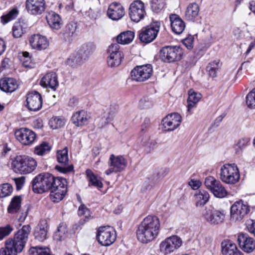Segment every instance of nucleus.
<instances>
[{
    "label": "nucleus",
    "mask_w": 255,
    "mask_h": 255,
    "mask_svg": "<svg viewBox=\"0 0 255 255\" xmlns=\"http://www.w3.org/2000/svg\"><path fill=\"white\" fill-rule=\"evenodd\" d=\"M129 16H144L146 13L144 3L139 0L133 1L128 8Z\"/></svg>",
    "instance_id": "nucleus-28"
},
{
    "label": "nucleus",
    "mask_w": 255,
    "mask_h": 255,
    "mask_svg": "<svg viewBox=\"0 0 255 255\" xmlns=\"http://www.w3.org/2000/svg\"><path fill=\"white\" fill-rule=\"evenodd\" d=\"M46 19L49 26L54 29H59L64 24L61 17H46Z\"/></svg>",
    "instance_id": "nucleus-41"
},
{
    "label": "nucleus",
    "mask_w": 255,
    "mask_h": 255,
    "mask_svg": "<svg viewBox=\"0 0 255 255\" xmlns=\"http://www.w3.org/2000/svg\"><path fill=\"white\" fill-rule=\"evenodd\" d=\"M183 54V49L179 46H165L159 51L160 58L163 62L167 63L180 61Z\"/></svg>",
    "instance_id": "nucleus-7"
},
{
    "label": "nucleus",
    "mask_w": 255,
    "mask_h": 255,
    "mask_svg": "<svg viewBox=\"0 0 255 255\" xmlns=\"http://www.w3.org/2000/svg\"><path fill=\"white\" fill-rule=\"evenodd\" d=\"M47 234V229L45 221L40 222L34 230L35 239L40 242H43L46 239Z\"/></svg>",
    "instance_id": "nucleus-32"
},
{
    "label": "nucleus",
    "mask_w": 255,
    "mask_h": 255,
    "mask_svg": "<svg viewBox=\"0 0 255 255\" xmlns=\"http://www.w3.org/2000/svg\"><path fill=\"white\" fill-rule=\"evenodd\" d=\"M182 244L181 239L177 236H172L166 238L160 244V250L165 255L173 252L178 249Z\"/></svg>",
    "instance_id": "nucleus-12"
},
{
    "label": "nucleus",
    "mask_w": 255,
    "mask_h": 255,
    "mask_svg": "<svg viewBox=\"0 0 255 255\" xmlns=\"http://www.w3.org/2000/svg\"><path fill=\"white\" fill-rule=\"evenodd\" d=\"M85 60L82 56L78 52L75 51L70 54L66 61V64L73 68H77L81 66L84 62Z\"/></svg>",
    "instance_id": "nucleus-30"
},
{
    "label": "nucleus",
    "mask_w": 255,
    "mask_h": 255,
    "mask_svg": "<svg viewBox=\"0 0 255 255\" xmlns=\"http://www.w3.org/2000/svg\"><path fill=\"white\" fill-rule=\"evenodd\" d=\"M172 31L177 34H181L185 28L184 21L180 17H169Z\"/></svg>",
    "instance_id": "nucleus-31"
},
{
    "label": "nucleus",
    "mask_w": 255,
    "mask_h": 255,
    "mask_svg": "<svg viewBox=\"0 0 255 255\" xmlns=\"http://www.w3.org/2000/svg\"><path fill=\"white\" fill-rule=\"evenodd\" d=\"M6 241H5L4 248H1L0 249V255H17V253L9 245Z\"/></svg>",
    "instance_id": "nucleus-53"
},
{
    "label": "nucleus",
    "mask_w": 255,
    "mask_h": 255,
    "mask_svg": "<svg viewBox=\"0 0 255 255\" xmlns=\"http://www.w3.org/2000/svg\"><path fill=\"white\" fill-rule=\"evenodd\" d=\"M214 195L220 198H224L227 195V191L222 185L221 182L219 183V185L216 186L215 189L212 192Z\"/></svg>",
    "instance_id": "nucleus-50"
},
{
    "label": "nucleus",
    "mask_w": 255,
    "mask_h": 255,
    "mask_svg": "<svg viewBox=\"0 0 255 255\" xmlns=\"http://www.w3.org/2000/svg\"><path fill=\"white\" fill-rule=\"evenodd\" d=\"M117 112V109L116 106H111L109 108L103 113L102 117L99 119L98 126L99 128H102L111 122Z\"/></svg>",
    "instance_id": "nucleus-26"
},
{
    "label": "nucleus",
    "mask_w": 255,
    "mask_h": 255,
    "mask_svg": "<svg viewBox=\"0 0 255 255\" xmlns=\"http://www.w3.org/2000/svg\"><path fill=\"white\" fill-rule=\"evenodd\" d=\"M29 43L33 49L38 50L45 49L49 45L47 38L39 34H34L29 39Z\"/></svg>",
    "instance_id": "nucleus-22"
},
{
    "label": "nucleus",
    "mask_w": 255,
    "mask_h": 255,
    "mask_svg": "<svg viewBox=\"0 0 255 255\" xmlns=\"http://www.w3.org/2000/svg\"><path fill=\"white\" fill-rule=\"evenodd\" d=\"M57 159L60 165L55 166V169L56 170L63 173H67L74 171L73 164H68L69 159L67 147H66L62 150L57 151Z\"/></svg>",
    "instance_id": "nucleus-11"
},
{
    "label": "nucleus",
    "mask_w": 255,
    "mask_h": 255,
    "mask_svg": "<svg viewBox=\"0 0 255 255\" xmlns=\"http://www.w3.org/2000/svg\"><path fill=\"white\" fill-rule=\"evenodd\" d=\"M221 252L223 255H243L236 245L231 240H224L221 243Z\"/></svg>",
    "instance_id": "nucleus-24"
},
{
    "label": "nucleus",
    "mask_w": 255,
    "mask_h": 255,
    "mask_svg": "<svg viewBox=\"0 0 255 255\" xmlns=\"http://www.w3.org/2000/svg\"><path fill=\"white\" fill-rule=\"evenodd\" d=\"M89 209L84 205H81L78 210V214L79 215H84L86 214V213H89Z\"/></svg>",
    "instance_id": "nucleus-60"
},
{
    "label": "nucleus",
    "mask_w": 255,
    "mask_h": 255,
    "mask_svg": "<svg viewBox=\"0 0 255 255\" xmlns=\"http://www.w3.org/2000/svg\"><path fill=\"white\" fill-rule=\"evenodd\" d=\"M32 190L35 193L42 194L50 191V197L54 202H59L67 192L65 178L55 177L49 172H42L36 176L31 181Z\"/></svg>",
    "instance_id": "nucleus-1"
},
{
    "label": "nucleus",
    "mask_w": 255,
    "mask_h": 255,
    "mask_svg": "<svg viewBox=\"0 0 255 255\" xmlns=\"http://www.w3.org/2000/svg\"><path fill=\"white\" fill-rule=\"evenodd\" d=\"M250 211L249 207L247 202L242 200L236 201L231 207V218L236 220H242Z\"/></svg>",
    "instance_id": "nucleus-14"
},
{
    "label": "nucleus",
    "mask_w": 255,
    "mask_h": 255,
    "mask_svg": "<svg viewBox=\"0 0 255 255\" xmlns=\"http://www.w3.org/2000/svg\"><path fill=\"white\" fill-rule=\"evenodd\" d=\"M12 191L13 187L10 184L4 183L0 185V198L10 195Z\"/></svg>",
    "instance_id": "nucleus-45"
},
{
    "label": "nucleus",
    "mask_w": 255,
    "mask_h": 255,
    "mask_svg": "<svg viewBox=\"0 0 255 255\" xmlns=\"http://www.w3.org/2000/svg\"><path fill=\"white\" fill-rule=\"evenodd\" d=\"M90 119V113L85 110H81L74 114L71 120L76 126L83 127L88 124Z\"/></svg>",
    "instance_id": "nucleus-21"
},
{
    "label": "nucleus",
    "mask_w": 255,
    "mask_h": 255,
    "mask_svg": "<svg viewBox=\"0 0 255 255\" xmlns=\"http://www.w3.org/2000/svg\"><path fill=\"white\" fill-rule=\"evenodd\" d=\"M202 97L201 94L199 93L195 92L192 90L189 91V96L187 100L188 110L189 111L191 108L197 103Z\"/></svg>",
    "instance_id": "nucleus-40"
},
{
    "label": "nucleus",
    "mask_w": 255,
    "mask_h": 255,
    "mask_svg": "<svg viewBox=\"0 0 255 255\" xmlns=\"http://www.w3.org/2000/svg\"><path fill=\"white\" fill-rule=\"evenodd\" d=\"M26 102V106L30 111L35 112L42 108V97L37 91H32L27 93Z\"/></svg>",
    "instance_id": "nucleus-17"
},
{
    "label": "nucleus",
    "mask_w": 255,
    "mask_h": 255,
    "mask_svg": "<svg viewBox=\"0 0 255 255\" xmlns=\"http://www.w3.org/2000/svg\"><path fill=\"white\" fill-rule=\"evenodd\" d=\"M153 70L151 64H145L135 67L130 72L131 79L142 82L148 80L151 76Z\"/></svg>",
    "instance_id": "nucleus-10"
},
{
    "label": "nucleus",
    "mask_w": 255,
    "mask_h": 255,
    "mask_svg": "<svg viewBox=\"0 0 255 255\" xmlns=\"http://www.w3.org/2000/svg\"><path fill=\"white\" fill-rule=\"evenodd\" d=\"M86 174L89 181V186L92 185L98 188L103 187V184L102 182L98 179L97 177L91 169H87Z\"/></svg>",
    "instance_id": "nucleus-39"
},
{
    "label": "nucleus",
    "mask_w": 255,
    "mask_h": 255,
    "mask_svg": "<svg viewBox=\"0 0 255 255\" xmlns=\"http://www.w3.org/2000/svg\"><path fill=\"white\" fill-rule=\"evenodd\" d=\"M196 196V205L197 207H202L204 206L209 201L210 196L208 192L204 190H200L198 193L195 195Z\"/></svg>",
    "instance_id": "nucleus-38"
},
{
    "label": "nucleus",
    "mask_w": 255,
    "mask_h": 255,
    "mask_svg": "<svg viewBox=\"0 0 255 255\" xmlns=\"http://www.w3.org/2000/svg\"><path fill=\"white\" fill-rule=\"evenodd\" d=\"M220 182V181L216 180L213 176H210L205 178L204 184L206 188L212 192L216 186L219 185Z\"/></svg>",
    "instance_id": "nucleus-46"
},
{
    "label": "nucleus",
    "mask_w": 255,
    "mask_h": 255,
    "mask_svg": "<svg viewBox=\"0 0 255 255\" xmlns=\"http://www.w3.org/2000/svg\"><path fill=\"white\" fill-rule=\"evenodd\" d=\"M21 196H14L7 207V212L10 214H15L19 211L21 203Z\"/></svg>",
    "instance_id": "nucleus-35"
},
{
    "label": "nucleus",
    "mask_w": 255,
    "mask_h": 255,
    "mask_svg": "<svg viewBox=\"0 0 255 255\" xmlns=\"http://www.w3.org/2000/svg\"><path fill=\"white\" fill-rule=\"evenodd\" d=\"M66 121L64 118L60 117H53L49 122V125L53 129L61 128L65 125Z\"/></svg>",
    "instance_id": "nucleus-42"
},
{
    "label": "nucleus",
    "mask_w": 255,
    "mask_h": 255,
    "mask_svg": "<svg viewBox=\"0 0 255 255\" xmlns=\"http://www.w3.org/2000/svg\"><path fill=\"white\" fill-rule=\"evenodd\" d=\"M161 26L159 21H152L149 25L143 27L138 31V37L141 42L148 44L157 37Z\"/></svg>",
    "instance_id": "nucleus-5"
},
{
    "label": "nucleus",
    "mask_w": 255,
    "mask_h": 255,
    "mask_svg": "<svg viewBox=\"0 0 255 255\" xmlns=\"http://www.w3.org/2000/svg\"><path fill=\"white\" fill-rule=\"evenodd\" d=\"M150 124V121L149 118H146L144 119L143 123L141 125V130L143 131L148 128Z\"/></svg>",
    "instance_id": "nucleus-61"
},
{
    "label": "nucleus",
    "mask_w": 255,
    "mask_h": 255,
    "mask_svg": "<svg viewBox=\"0 0 255 255\" xmlns=\"http://www.w3.org/2000/svg\"><path fill=\"white\" fill-rule=\"evenodd\" d=\"M141 143L143 151L146 154L152 151L156 144V142L151 139L148 135H145L142 137Z\"/></svg>",
    "instance_id": "nucleus-37"
},
{
    "label": "nucleus",
    "mask_w": 255,
    "mask_h": 255,
    "mask_svg": "<svg viewBox=\"0 0 255 255\" xmlns=\"http://www.w3.org/2000/svg\"><path fill=\"white\" fill-rule=\"evenodd\" d=\"M189 185L190 186L192 189L195 190L199 188L201 183L199 180H194L191 179L188 183Z\"/></svg>",
    "instance_id": "nucleus-59"
},
{
    "label": "nucleus",
    "mask_w": 255,
    "mask_h": 255,
    "mask_svg": "<svg viewBox=\"0 0 255 255\" xmlns=\"http://www.w3.org/2000/svg\"><path fill=\"white\" fill-rule=\"evenodd\" d=\"M246 104L251 109H255V88L246 96Z\"/></svg>",
    "instance_id": "nucleus-52"
},
{
    "label": "nucleus",
    "mask_w": 255,
    "mask_h": 255,
    "mask_svg": "<svg viewBox=\"0 0 255 255\" xmlns=\"http://www.w3.org/2000/svg\"><path fill=\"white\" fill-rule=\"evenodd\" d=\"M247 227L248 231L255 236V221L251 220L248 221Z\"/></svg>",
    "instance_id": "nucleus-58"
},
{
    "label": "nucleus",
    "mask_w": 255,
    "mask_h": 255,
    "mask_svg": "<svg viewBox=\"0 0 255 255\" xmlns=\"http://www.w3.org/2000/svg\"><path fill=\"white\" fill-rule=\"evenodd\" d=\"M140 105L144 108H149L152 106L153 102L148 97H143L139 101Z\"/></svg>",
    "instance_id": "nucleus-56"
},
{
    "label": "nucleus",
    "mask_w": 255,
    "mask_h": 255,
    "mask_svg": "<svg viewBox=\"0 0 255 255\" xmlns=\"http://www.w3.org/2000/svg\"><path fill=\"white\" fill-rule=\"evenodd\" d=\"M40 85L43 87L55 90L59 85L56 73L54 72L47 73L41 79Z\"/></svg>",
    "instance_id": "nucleus-25"
},
{
    "label": "nucleus",
    "mask_w": 255,
    "mask_h": 255,
    "mask_svg": "<svg viewBox=\"0 0 255 255\" xmlns=\"http://www.w3.org/2000/svg\"><path fill=\"white\" fill-rule=\"evenodd\" d=\"M51 149V146L49 143L46 141L42 142L40 144L35 147L34 152L39 155H42Z\"/></svg>",
    "instance_id": "nucleus-44"
},
{
    "label": "nucleus",
    "mask_w": 255,
    "mask_h": 255,
    "mask_svg": "<svg viewBox=\"0 0 255 255\" xmlns=\"http://www.w3.org/2000/svg\"><path fill=\"white\" fill-rule=\"evenodd\" d=\"M95 49V44L93 42H88L83 44L78 51L86 60L93 53Z\"/></svg>",
    "instance_id": "nucleus-34"
},
{
    "label": "nucleus",
    "mask_w": 255,
    "mask_h": 255,
    "mask_svg": "<svg viewBox=\"0 0 255 255\" xmlns=\"http://www.w3.org/2000/svg\"><path fill=\"white\" fill-rule=\"evenodd\" d=\"M110 167H113L118 172L124 170L127 165L126 159L122 155L116 156L112 154L108 161Z\"/></svg>",
    "instance_id": "nucleus-23"
},
{
    "label": "nucleus",
    "mask_w": 255,
    "mask_h": 255,
    "mask_svg": "<svg viewBox=\"0 0 255 255\" xmlns=\"http://www.w3.org/2000/svg\"><path fill=\"white\" fill-rule=\"evenodd\" d=\"M199 7L196 3L190 4L186 9L185 16H197L199 14Z\"/></svg>",
    "instance_id": "nucleus-51"
},
{
    "label": "nucleus",
    "mask_w": 255,
    "mask_h": 255,
    "mask_svg": "<svg viewBox=\"0 0 255 255\" xmlns=\"http://www.w3.org/2000/svg\"><path fill=\"white\" fill-rule=\"evenodd\" d=\"M165 5V0H151V8L154 12L158 13L164 7Z\"/></svg>",
    "instance_id": "nucleus-48"
},
{
    "label": "nucleus",
    "mask_w": 255,
    "mask_h": 255,
    "mask_svg": "<svg viewBox=\"0 0 255 255\" xmlns=\"http://www.w3.org/2000/svg\"><path fill=\"white\" fill-rule=\"evenodd\" d=\"M12 168L16 173L27 174L32 172L37 166L32 158L25 155L17 156L12 162Z\"/></svg>",
    "instance_id": "nucleus-4"
},
{
    "label": "nucleus",
    "mask_w": 255,
    "mask_h": 255,
    "mask_svg": "<svg viewBox=\"0 0 255 255\" xmlns=\"http://www.w3.org/2000/svg\"><path fill=\"white\" fill-rule=\"evenodd\" d=\"M220 176L223 182L229 184H236L240 178L239 170L235 163L226 164L222 166Z\"/></svg>",
    "instance_id": "nucleus-6"
},
{
    "label": "nucleus",
    "mask_w": 255,
    "mask_h": 255,
    "mask_svg": "<svg viewBox=\"0 0 255 255\" xmlns=\"http://www.w3.org/2000/svg\"><path fill=\"white\" fill-rule=\"evenodd\" d=\"M250 138L244 137L240 139L235 146L236 153L240 154L242 150L248 145Z\"/></svg>",
    "instance_id": "nucleus-49"
},
{
    "label": "nucleus",
    "mask_w": 255,
    "mask_h": 255,
    "mask_svg": "<svg viewBox=\"0 0 255 255\" xmlns=\"http://www.w3.org/2000/svg\"><path fill=\"white\" fill-rule=\"evenodd\" d=\"M98 242L103 246H109L116 240V236L109 226L101 227L97 234Z\"/></svg>",
    "instance_id": "nucleus-13"
},
{
    "label": "nucleus",
    "mask_w": 255,
    "mask_h": 255,
    "mask_svg": "<svg viewBox=\"0 0 255 255\" xmlns=\"http://www.w3.org/2000/svg\"><path fill=\"white\" fill-rule=\"evenodd\" d=\"M78 104V100L75 97L71 98L68 102V106L70 107H75Z\"/></svg>",
    "instance_id": "nucleus-63"
},
{
    "label": "nucleus",
    "mask_w": 255,
    "mask_h": 255,
    "mask_svg": "<svg viewBox=\"0 0 255 255\" xmlns=\"http://www.w3.org/2000/svg\"><path fill=\"white\" fill-rule=\"evenodd\" d=\"M107 62L108 66L111 67H115L119 66L124 55L123 51L120 49L119 44L113 43L109 46L107 50Z\"/></svg>",
    "instance_id": "nucleus-9"
},
{
    "label": "nucleus",
    "mask_w": 255,
    "mask_h": 255,
    "mask_svg": "<svg viewBox=\"0 0 255 255\" xmlns=\"http://www.w3.org/2000/svg\"><path fill=\"white\" fill-rule=\"evenodd\" d=\"M182 122L181 116L177 113L166 116L162 120V124L166 131H173L177 128Z\"/></svg>",
    "instance_id": "nucleus-18"
},
{
    "label": "nucleus",
    "mask_w": 255,
    "mask_h": 255,
    "mask_svg": "<svg viewBox=\"0 0 255 255\" xmlns=\"http://www.w3.org/2000/svg\"><path fill=\"white\" fill-rule=\"evenodd\" d=\"M18 85L16 80L12 78H4L0 80V89L6 93L15 91Z\"/></svg>",
    "instance_id": "nucleus-27"
},
{
    "label": "nucleus",
    "mask_w": 255,
    "mask_h": 255,
    "mask_svg": "<svg viewBox=\"0 0 255 255\" xmlns=\"http://www.w3.org/2000/svg\"><path fill=\"white\" fill-rule=\"evenodd\" d=\"M13 230L12 227L10 225H7L5 227H0V241L8 236Z\"/></svg>",
    "instance_id": "nucleus-54"
},
{
    "label": "nucleus",
    "mask_w": 255,
    "mask_h": 255,
    "mask_svg": "<svg viewBox=\"0 0 255 255\" xmlns=\"http://www.w3.org/2000/svg\"><path fill=\"white\" fill-rule=\"evenodd\" d=\"M15 183L16 186V190H20L24 183L25 182V177L22 176L19 178H14Z\"/></svg>",
    "instance_id": "nucleus-57"
},
{
    "label": "nucleus",
    "mask_w": 255,
    "mask_h": 255,
    "mask_svg": "<svg viewBox=\"0 0 255 255\" xmlns=\"http://www.w3.org/2000/svg\"><path fill=\"white\" fill-rule=\"evenodd\" d=\"M226 212L223 209L217 210L213 207H206L202 213L204 219L211 225L222 223L225 218Z\"/></svg>",
    "instance_id": "nucleus-8"
},
{
    "label": "nucleus",
    "mask_w": 255,
    "mask_h": 255,
    "mask_svg": "<svg viewBox=\"0 0 255 255\" xmlns=\"http://www.w3.org/2000/svg\"><path fill=\"white\" fill-rule=\"evenodd\" d=\"M14 134L16 138L25 145L31 144L36 136L34 131L26 128H21L16 130Z\"/></svg>",
    "instance_id": "nucleus-16"
},
{
    "label": "nucleus",
    "mask_w": 255,
    "mask_h": 255,
    "mask_svg": "<svg viewBox=\"0 0 255 255\" xmlns=\"http://www.w3.org/2000/svg\"><path fill=\"white\" fill-rule=\"evenodd\" d=\"M134 37V33L131 31L122 32L117 37V44H126L131 42Z\"/></svg>",
    "instance_id": "nucleus-36"
},
{
    "label": "nucleus",
    "mask_w": 255,
    "mask_h": 255,
    "mask_svg": "<svg viewBox=\"0 0 255 255\" xmlns=\"http://www.w3.org/2000/svg\"><path fill=\"white\" fill-rule=\"evenodd\" d=\"M30 230L29 225H24L16 232L13 238H9L6 240L9 247H11L17 254L21 253L28 241Z\"/></svg>",
    "instance_id": "nucleus-3"
},
{
    "label": "nucleus",
    "mask_w": 255,
    "mask_h": 255,
    "mask_svg": "<svg viewBox=\"0 0 255 255\" xmlns=\"http://www.w3.org/2000/svg\"><path fill=\"white\" fill-rule=\"evenodd\" d=\"M220 66V62L219 61H214L209 63L206 67V70L208 72L209 75L212 78L216 77Z\"/></svg>",
    "instance_id": "nucleus-43"
},
{
    "label": "nucleus",
    "mask_w": 255,
    "mask_h": 255,
    "mask_svg": "<svg viewBox=\"0 0 255 255\" xmlns=\"http://www.w3.org/2000/svg\"><path fill=\"white\" fill-rule=\"evenodd\" d=\"M125 15L124 8L120 3L114 2L109 6L107 16H125Z\"/></svg>",
    "instance_id": "nucleus-33"
},
{
    "label": "nucleus",
    "mask_w": 255,
    "mask_h": 255,
    "mask_svg": "<svg viewBox=\"0 0 255 255\" xmlns=\"http://www.w3.org/2000/svg\"><path fill=\"white\" fill-rule=\"evenodd\" d=\"M238 242L240 248L245 252L250 253L255 249V241L247 234H239Z\"/></svg>",
    "instance_id": "nucleus-20"
},
{
    "label": "nucleus",
    "mask_w": 255,
    "mask_h": 255,
    "mask_svg": "<svg viewBox=\"0 0 255 255\" xmlns=\"http://www.w3.org/2000/svg\"><path fill=\"white\" fill-rule=\"evenodd\" d=\"M160 224L159 219L155 216H148L139 224L136 230L137 240L147 244L154 240L158 235Z\"/></svg>",
    "instance_id": "nucleus-2"
},
{
    "label": "nucleus",
    "mask_w": 255,
    "mask_h": 255,
    "mask_svg": "<svg viewBox=\"0 0 255 255\" xmlns=\"http://www.w3.org/2000/svg\"><path fill=\"white\" fill-rule=\"evenodd\" d=\"M29 254L33 255H52L50 253V250L48 248L37 246L30 248Z\"/></svg>",
    "instance_id": "nucleus-47"
},
{
    "label": "nucleus",
    "mask_w": 255,
    "mask_h": 255,
    "mask_svg": "<svg viewBox=\"0 0 255 255\" xmlns=\"http://www.w3.org/2000/svg\"><path fill=\"white\" fill-rule=\"evenodd\" d=\"M77 23L71 21L59 32V37L63 41L71 43L77 35Z\"/></svg>",
    "instance_id": "nucleus-15"
},
{
    "label": "nucleus",
    "mask_w": 255,
    "mask_h": 255,
    "mask_svg": "<svg viewBox=\"0 0 255 255\" xmlns=\"http://www.w3.org/2000/svg\"><path fill=\"white\" fill-rule=\"evenodd\" d=\"M234 34L237 39H240L243 37V32L238 28L234 30Z\"/></svg>",
    "instance_id": "nucleus-62"
},
{
    "label": "nucleus",
    "mask_w": 255,
    "mask_h": 255,
    "mask_svg": "<svg viewBox=\"0 0 255 255\" xmlns=\"http://www.w3.org/2000/svg\"><path fill=\"white\" fill-rule=\"evenodd\" d=\"M225 114H223L219 116L218 117H217L215 120L214 125L216 127H218L220 124L221 122L222 121L224 118L225 117Z\"/></svg>",
    "instance_id": "nucleus-64"
},
{
    "label": "nucleus",
    "mask_w": 255,
    "mask_h": 255,
    "mask_svg": "<svg viewBox=\"0 0 255 255\" xmlns=\"http://www.w3.org/2000/svg\"><path fill=\"white\" fill-rule=\"evenodd\" d=\"M194 38L192 35H189L182 40V43L188 49H191L193 47V42Z\"/></svg>",
    "instance_id": "nucleus-55"
},
{
    "label": "nucleus",
    "mask_w": 255,
    "mask_h": 255,
    "mask_svg": "<svg viewBox=\"0 0 255 255\" xmlns=\"http://www.w3.org/2000/svg\"><path fill=\"white\" fill-rule=\"evenodd\" d=\"M26 9L31 15H40L45 10L44 0H26Z\"/></svg>",
    "instance_id": "nucleus-19"
},
{
    "label": "nucleus",
    "mask_w": 255,
    "mask_h": 255,
    "mask_svg": "<svg viewBox=\"0 0 255 255\" xmlns=\"http://www.w3.org/2000/svg\"><path fill=\"white\" fill-rule=\"evenodd\" d=\"M28 26L27 20L24 17L19 18L18 21L15 22L12 27L13 37L15 38L20 37Z\"/></svg>",
    "instance_id": "nucleus-29"
}]
</instances>
